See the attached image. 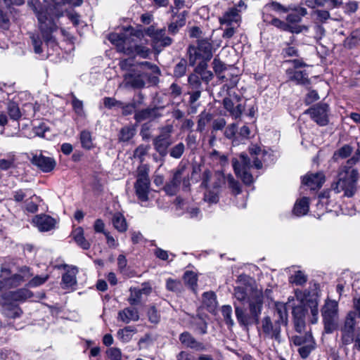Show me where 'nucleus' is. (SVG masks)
I'll list each match as a JSON object with an SVG mask.
<instances>
[{
	"label": "nucleus",
	"instance_id": "nucleus-17",
	"mask_svg": "<svg viewBox=\"0 0 360 360\" xmlns=\"http://www.w3.org/2000/svg\"><path fill=\"white\" fill-rule=\"evenodd\" d=\"M56 220L47 214H37L32 219V224L41 232L49 231L55 229Z\"/></svg>",
	"mask_w": 360,
	"mask_h": 360
},
{
	"label": "nucleus",
	"instance_id": "nucleus-37",
	"mask_svg": "<svg viewBox=\"0 0 360 360\" xmlns=\"http://www.w3.org/2000/svg\"><path fill=\"white\" fill-rule=\"evenodd\" d=\"M212 115L210 112H206L205 110L200 112V114L198 116V124L196 131L199 132H202L205 129L207 124L212 120Z\"/></svg>",
	"mask_w": 360,
	"mask_h": 360
},
{
	"label": "nucleus",
	"instance_id": "nucleus-3",
	"mask_svg": "<svg viewBox=\"0 0 360 360\" xmlns=\"http://www.w3.org/2000/svg\"><path fill=\"white\" fill-rule=\"evenodd\" d=\"M249 153L250 158L245 153L240 155V160L237 159L232 160V165L236 175L240 177L243 182L246 185H250L253 183V176L250 173V169L255 167L259 169L262 168V158L266 152L257 145H251L249 147Z\"/></svg>",
	"mask_w": 360,
	"mask_h": 360
},
{
	"label": "nucleus",
	"instance_id": "nucleus-9",
	"mask_svg": "<svg viewBox=\"0 0 360 360\" xmlns=\"http://www.w3.org/2000/svg\"><path fill=\"white\" fill-rule=\"evenodd\" d=\"M226 92L227 96L223 99V105L229 115L234 119L240 118L245 110V104L242 103V98L236 92L229 91V87L224 85L219 94Z\"/></svg>",
	"mask_w": 360,
	"mask_h": 360
},
{
	"label": "nucleus",
	"instance_id": "nucleus-10",
	"mask_svg": "<svg viewBox=\"0 0 360 360\" xmlns=\"http://www.w3.org/2000/svg\"><path fill=\"white\" fill-rule=\"evenodd\" d=\"M31 276L30 268L27 266L20 268V274L13 275L8 269L3 267L0 272V290L16 287Z\"/></svg>",
	"mask_w": 360,
	"mask_h": 360
},
{
	"label": "nucleus",
	"instance_id": "nucleus-57",
	"mask_svg": "<svg viewBox=\"0 0 360 360\" xmlns=\"http://www.w3.org/2000/svg\"><path fill=\"white\" fill-rule=\"evenodd\" d=\"M54 4L55 6L53 9L52 10V12L51 13V15L52 17H55L57 18H59L61 16L64 15V13L62 11L59 9V6L64 5L66 3L67 0H51Z\"/></svg>",
	"mask_w": 360,
	"mask_h": 360
},
{
	"label": "nucleus",
	"instance_id": "nucleus-55",
	"mask_svg": "<svg viewBox=\"0 0 360 360\" xmlns=\"http://www.w3.org/2000/svg\"><path fill=\"white\" fill-rule=\"evenodd\" d=\"M166 288L169 291L179 292L182 290V284L180 281L168 278L166 281Z\"/></svg>",
	"mask_w": 360,
	"mask_h": 360
},
{
	"label": "nucleus",
	"instance_id": "nucleus-58",
	"mask_svg": "<svg viewBox=\"0 0 360 360\" xmlns=\"http://www.w3.org/2000/svg\"><path fill=\"white\" fill-rule=\"evenodd\" d=\"M148 320L150 323L157 324L160 322V315L155 306H151L147 312Z\"/></svg>",
	"mask_w": 360,
	"mask_h": 360
},
{
	"label": "nucleus",
	"instance_id": "nucleus-34",
	"mask_svg": "<svg viewBox=\"0 0 360 360\" xmlns=\"http://www.w3.org/2000/svg\"><path fill=\"white\" fill-rule=\"evenodd\" d=\"M136 134V128L133 125L122 127L119 133L118 140L121 142H127Z\"/></svg>",
	"mask_w": 360,
	"mask_h": 360
},
{
	"label": "nucleus",
	"instance_id": "nucleus-28",
	"mask_svg": "<svg viewBox=\"0 0 360 360\" xmlns=\"http://www.w3.org/2000/svg\"><path fill=\"white\" fill-rule=\"evenodd\" d=\"M151 51L150 49L146 46L141 45H135V46H128L127 50L125 51V53L130 54H136L143 58H147L150 54Z\"/></svg>",
	"mask_w": 360,
	"mask_h": 360
},
{
	"label": "nucleus",
	"instance_id": "nucleus-11",
	"mask_svg": "<svg viewBox=\"0 0 360 360\" xmlns=\"http://www.w3.org/2000/svg\"><path fill=\"white\" fill-rule=\"evenodd\" d=\"M144 32L150 38L151 46L158 54L165 47L170 46L173 42L172 39L166 35V30L165 28L157 29L151 25L147 27Z\"/></svg>",
	"mask_w": 360,
	"mask_h": 360
},
{
	"label": "nucleus",
	"instance_id": "nucleus-29",
	"mask_svg": "<svg viewBox=\"0 0 360 360\" xmlns=\"http://www.w3.org/2000/svg\"><path fill=\"white\" fill-rule=\"evenodd\" d=\"M316 342L314 338H309L304 345L299 347L297 352L302 359H307L310 355L311 352L316 348Z\"/></svg>",
	"mask_w": 360,
	"mask_h": 360
},
{
	"label": "nucleus",
	"instance_id": "nucleus-8",
	"mask_svg": "<svg viewBox=\"0 0 360 360\" xmlns=\"http://www.w3.org/2000/svg\"><path fill=\"white\" fill-rule=\"evenodd\" d=\"M186 170L187 167L186 165L179 164L178 167L172 172V177L164 187V190L167 194L169 195H175L177 193L181 182L184 189H188L189 188V174L186 172Z\"/></svg>",
	"mask_w": 360,
	"mask_h": 360
},
{
	"label": "nucleus",
	"instance_id": "nucleus-53",
	"mask_svg": "<svg viewBox=\"0 0 360 360\" xmlns=\"http://www.w3.org/2000/svg\"><path fill=\"white\" fill-rule=\"evenodd\" d=\"M232 308L230 305H224L221 308V314L226 323L230 326H233L234 325V321L232 319Z\"/></svg>",
	"mask_w": 360,
	"mask_h": 360
},
{
	"label": "nucleus",
	"instance_id": "nucleus-59",
	"mask_svg": "<svg viewBox=\"0 0 360 360\" xmlns=\"http://www.w3.org/2000/svg\"><path fill=\"white\" fill-rule=\"evenodd\" d=\"M49 278V275L36 276L32 278L27 283L30 288H35L44 283Z\"/></svg>",
	"mask_w": 360,
	"mask_h": 360
},
{
	"label": "nucleus",
	"instance_id": "nucleus-6",
	"mask_svg": "<svg viewBox=\"0 0 360 360\" xmlns=\"http://www.w3.org/2000/svg\"><path fill=\"white\" fill-rule=\"evenodd\" d=\"M324 333L330 334L337 328L339 320L338 302L326 299L321 309Z\"/></svg>",
	"mask_w": 360,
	"mask_h": 360
},
{
	"label": "nucleus",
	"instance_id": "nucleus-26",
	"mask_svg": "<svg viewBox=\"0 0 360 360\" xmlns=\"http://www.w3.org/2000/svg\"><path fill=\"white\" fill-rule=\"evenodd\" d=\"M150 185V181H136L134 184L136 195L141 201L146 202L148 200Z\"/></svg>",
	"mask_w": 360,
	"mask_h": 360
},
{
	"label": "nucleus",
	"instance_id": "nucleus-45",
	"mask_svg": "<svg viewBox=\"0 0 360 360\" xmlns=\"http://www.w3.org/2000/svg\"><path fill=\"white\" fill-rule=\"evenodd\" d=\"M307 304L311 309V314L313 316V319L311 320V323H316L318 320V305H319V301L317 299V297H314L313 298L309 299L307 300Z\"/></svg>",
	"mask_w": 360,
	"mask_h": 360
},
{
	"label": "nucleus",
	"instance_id": "nucleus-60",
	"mask_svg": "<svg viewBox=\"0 0 360 360\" xmlns=\"http://www.w3.org/2000/svg\"><path fill=\"white\" fill-rule=\"evenodd\" d=\"M79 141L83 148L90 149V132L87 130L82 131L79 134Z\"/></svg>",
	"mask_w": 360,
	"mask_h": 360
},
{
	"label": "nucleus",
	"instance_id": "nucleus-61",
	"mask_svg": "<svg viewBox=\"0 0 360 360\" xmlns=\"http://www.w3.org/2000/svg\"><path fill=\"white\" fill-rule=\"evenodd\" d=\"M314 14L316 15V20L321 23H326L331 18L330 13L326 10H316Z\"/></svg>",
	"mask_w": 360,
	"mask_h": 360
},
{
	"label": "nucleus",
	"instance_id": "nucleus-24",
	"mask_svg": "<svg viewBox=\"0 0 360 360\" xmlns=\"http://www.w3.org/2000/svg\"><path fill=\"white\" fill-rule=\"evenodd\" d=\"M16 98L17 94L13 86L0 83V104L6 105L10 100H15Z\"/></svg>",
	"mask_w": 360,
	"mask_h": 360
},
{
	"label": "nucleus",
	"instance_id": "nucleus-25",
	"mask_svg": "<svg viewBox=\"0 0 360 360\" xmlns=\"http://www.w3.org/2000/svg\"><path fill=\"white\" fill-rule=\"evenodd\" d=\"M118 319L125 323L136 321L139 319V311L135 308L127 307L119 311Z\"/></svg>",
	"mask_w": 360,
	"mask_h": 360
},
{
	"label": "nucleus",
	"instance_id": "nucleus-42",
	"mask_svg": "<svg viewBox=\"0 0 360 360\" xmlns=\"http://www.w3.org/2000/svg\"><path fill=\"white\" fill-rule=\"evenodd\" d=\"M184 281L193 292H196L197 275L193 271H186L184 275Z\"/></svg>",
	"mask_w": 360,
	"mask_h": 360
},
{
	"label": "nucleus",
	"instance_id": "nucleus-64",
	"mask_svg": "<svg viewBox=\"0 0 360 360\" xmlns=\"http://www.w3.org/2000/svg\"><path fill=\"white\" fill-rule=\"evenodd\" d=\"M120 108L122 109V115L124 116L131 115L136 108V103L131 102L129 103L124 104L122 102V106Z\"/></svg>",
	"mask_w": 360,
	"mask_h": 360
},
{
	"label": "nucleus",
	"instance_id": "nucleus-13",
	"mask_svg": "<svg viewBox=\"0 0 360 360\" xmlns=\"http://www.w3.org/2000/svg\"><path fill=\"white\" fill-rule=\"evenodd\" d=\"M356 312L349 311L341 326V341L344 345H348L353 342L354 336L356 332Z\"/></svg>",
	"mask_w": 360,
	"mask_h": 360
},
{
	"label": "nucleus",
	"instance_id": "nucleus-14",
	"mask_svg": "<svg viewBox=\"0 0 360 360\" xmlns=\"http://www.w3.org/2000/svg\"><path fill=\"white\" fill-rule=\"evenodd\" d=\"M172 130V125L165 126L161 129L160 134L153 139L154 148L161 157L166 156L167 148L172 144L171 134Z\"/></svg>",
	"mask_w": 360,
	"mask_h": 360
},
{
	"label": "nucleus",
	"instance_id": "nucleus-52",
	"mask_svg": "<svg viewBox=\"0 0 360 360\" xmlns=\"http://www.w3.org/2000/svg\"><path fill=\"white\" fill-rule=\"evenodd\" d=\"M229 187L232 190L235 195L241 193V188L239 182L236 181L231 174H228L226 177Z\"/></svg>",
	"mask_w": 360,
	"mask_h": 360
},
{
	"label": "nucleus",
	"instance_id": "nucleus-51",
	"mask_svg": "<svg viewBox=\"0 0 360 360\" xmlns=\"http://www.w3.org/2000/svg\"><path fill=\"white\" fill-rule=\"evenodd\" d=\"M39 199L35 195H33L30 200L26 201L25 209L30 213H35L38 211V202Z\"/></svg>",
	"mask_w": 360,
	"mask_h": 360
},
{
	"label": "nucleus",
	"instance_id": "nucleus-48",
	"mask_svg": "<svg viewBox=\"0 0 360 360\" xmlns=\"http://www.w3.org/2000/svg\"><path fill=\"white\" fill-rule=\"evenodd\" d=\"M150 146L149 145L141 144L134 151V158H138L142 163L144 161V157L148 154Z\"/></svg>",
	"mask_w": 360,
	"mask_h": 360
},
{
	"label": "nucleus",
	"instance_id": "nucleus-20",
	"mask_svg": "<svg viewBox=\"0 0 360 360\" xmlns=\"http://www.w3.org/2000/svg\"><path fill=\"white\" fill-rule=\"evenodd\" d=\"M170 12L173 13V15L172 21L168 26V31L171 34L174 35L179 32L181 27L185 25L187 12L184 11L176 15L174 8L172 6L170 8Z\"/></svg>",
	"mask_w": 360,
	"mask_h": 360
},
{
	"label": "nucleus",
	"instance_id": "nucleus-7",
	"mask_svg": "<svg viewBox=\"0 0 360 360\" xmlns=\"http://www.w3.org/2000/svg\"><path fill=\"white\" fill-rule=\"evenodd\" d=\"M146 81L156 84L159 82V79L157 75H151L150 73L143 72L136 67L131 68L124 75V83L127 87L142 89L145 86Z\"/></svg>",
	"mask_w": 360,
	"mask_h": 360
},
{
	"label": "nucleus",
	"instance_id": "nucleus-40",
	"mask_svg": "<svg viewBox=\"0 0 360 360\" xmlns=\"http://www.w3.org/2000/svg\"><path fill=\"white\" fill-rule=\"evenodd\" d=\"M9 296L13 301H23L31 297V292L27 289L22 288L10 292Z\"/></svg>",
	"mask_w": 360,
	"mask_h": 360
},
{
	"label": "nucleus",
	"instance_id": "nucleus-5",
	"mask_svg": "<svg viewBox=\"0 0 360 360\" xmlns=\"http://www.w3.org/2000/svg\"><path fill=\"white\" fill-rule=\"evenodd\" d=\"M28 5L33 9L37 15L43 38L47 43H53L54 39L52 36V33L58 28L54 18L51 15L48 10H39L40 7L39 0H30Z\"/></svg>",
	"mask_w": 360,
	"mask_h": 360
},
{
	"label": "nucleus",
	"instance_id": "nucleus-4",
	"mask_svg": "<svg viewBox=\"0 0 360 360\" xmlns=\"http://www.w3.org/2000/svg\"><path fill=\"white\" fill-rule=\"evenodd\" d=\"M288 314L286 304L275 303L273 317L264 316L261 321L262 333L277 342H281V326H286L288 321Z\"/></svg>",
	"mask_w": 360,
	"mask_h": 360
},
{
	"label": "nucleus",
	"instance_id": "nucleus-16",
	"mask_svg": "<svg viewBox=\"0 0 360 360\" xmlns=\"http://www.w3.org/2000/svg\"><path fill=\"white\" fill-rule=\"evenodd\" d=\"M311 118L320 126H326L328 123V105L319 103L305 111Z\"/></svg>",
	"mask_w": 360,
	"mask_h": 360
},
{
	"label": "nucleus",
	"instance_id": "nucleus-21",
	"mask_svg": "<svg viewBox=\"0 0 360 360\" xmlns=\"http://www.w3.org/2000/svg\"><path fill=\"white\" fill-rule=\"evenodd\" d=\"M77 269L74 267L67 270L63 275L61 286L63 289L73 290L77 285L76 274Z\"/></svg>",
	"mask_w": 360,
	"mask_h": 360
},
{
	"label": "nucleus",
	"instance_id": "nucleus-43",
	"mask_svg": "<svg viewBox=\"0 0 360 360\" xmlns=\"http://www.w3.org/2000/svg\"><path fill=\"white\" fill-rule=\"evenodd\" d=\"M136 333V329L131 326L125 327L123 329H120L117 332V337L124 342H129L133 334Z\"/></svg>",
	"mask_w": 360,
	"mask_h": 360
},
{
	"label": "nucleus",
	"instance_id": "nucleus-41",
	"mask_svg": "<svg viewBox=\"0 0 360 360\" xmlns=\"http://www.w3.org/2000/svg\"><path fill=\"white\" fill-rule=\"evenodd\" d=\"M188 83L191 90L202 91V80L198 74H191L188 77Z\"/></svg>",
	"mask_w": 360,
	"mask_h": 360
},
{
	"label": "nucleus",
	"instance_id": "nucleus-33",
	"mask_svg": "<svg viewBox=\"0 0 360 360\" xmlns=\"http://www.w3.org/2000/svg\"><path fill=\"white\" fill-rule=\"evenodd\" d=\"M290 79L300 85L308 86L310 84V80L308 78V75L305 71H294L290 76Z\"/></svg>",
	"mask_w": 360,
	"mask_h": 360
},
{
	"label": "nucleus",
	"instance_id": "nucleus-50",
	"mask_svg": "<svg viewBox=\"0 0 360 360\" xmlns=\"http://www.w3.org/2000/svg\"><path fill=\"white\" fill-rule=\"evenodd\" d=\"M307 281V276L301 271H297L290 278V282L297 285H302Z\"/></svg>",
	"mask_w": 360,
	"mask_h": 360
},
{
	"label": "nucleus",
	"instance_id": "nucleus-54",
	"mask_svg": "<svg viewBox=\"0 0 360 360\" xmlns=\"http://www.w3.org/2000/svg\"><path fill=\"white\" fill-rule=\"evenodd\" d=\"M212 65L215 74L219 79H224V76L221 75V74L226 69V65L217 58H214Z\"/></svg>",
	"mask_w": 360,
	"mask_h": 360
},
{
	"label": "nucleus",
	"instance_id": "nucleus-27",
	"mask_svg": "<svg viewBox=\"0 0 360 360\" xmlns=\"http://www.w3.org/2000/svg\"><path fill=\"white\" fill-rule=\"evenodd\" d=\"M108 39L125 53L129 44V39L126 37L124 34L111 33L109 34Z\"/></svg>",
	"mask_w": 360,
	"mask_h": 360
},
{
	"label": "nucleus",
	"instance_id": "nucleus-39",
	"mask_svg": "<svg viewBox=\"0 0 360 360\" xmlns=\"http://www.w3.org/2000/svg\"><path fill=\"white\" fill-rule=\"evenodd\" d=\"M135 67L137 69L142 70L143 72H148L150 73L151 75L152 74H155L157 75L160 74V70L159 68L156 65L152 64L151 63L148 61L139 63Z\"/></svg>",
	"mask_w": 360,
	"mask_h": 360
},
{
	"label": "nucleus",
	"instance_id": "nucleus-56",
	"mask_svg": "<svg viewBox=\"0 0 360 360\" xmlns=\"http://www.w3.org/2000/svg\"><path fill=\"white\" fill-rule=\"evenodd\" d=\"M187 62L185 59H181L175 65L174 69V75L176 77H181L186 72Z\"/></svg>",
	"mask_w": 360,
	"mask_h": 360
},
{
	"label": "nucleus",
	"instance_id": "nucleus-63",
	"mask_svg": "<svg viewBox=\"0 0 360 360\" xmlns=\"http://www.w3.org/2000/svg\"><path fill=\"white\" fill-rule=\"evenodd\" d=\"M309 338H313L311 333H307L304 335H296L292 338V342L295 345L299 346L300 347L307 342V340Z\"/></svg>",
	"mask_w": 360,
	"mask_h": 360
},
{
	"label": "nucleus",
	"instance_id": "nucleus-2",
	"mask_svg": "<svg viewBox=\"0 0 360 360\" xmlns=\"http://www.w3.org/2000/svg\"><path fill=\"white\" fill-rule=\"evenodd\" d=\"M360 161V146L356 150L352 158L342 165L338 170L336 180L331 184V189L336 193H343V196L353 197L358 189L359 173L354 167Z\"/></svg>",
	"mask_w": 360,
	"mask_h": 360
},
{
	"label": "nucleus",
	"instance_id": "nucleus-12",
	"mask_svg": "<svg viewBox=\"0 0 360 360\" xmlns=\"http://www.w3.org/2000/svg\"><path fill=\"white\" fill-rule=\"evenodd\" d=\"M189 63L193 66L198 58L210 60L212 56V45L207 39H199L198 46H190L188 50Z\"/></svg>",
	"mask_w": 360,
	"mask_h": 360
},
{
	"label": "nucleus",
	"instance_id": "nucleus-19",
	"mask_svg": "<svg viewBox=\"0 0 360 360\" xmlns=\"http://www.w3.org/2000/svg\"><path fill=\"white\" fill-rule=\"evenodd\" d=\"M325 175L323 172L306 174L302 179V184L309 186L311 190L320 188L325 182Z\"/></svg>",
	"mask_w": 360,
	"mask_h": 360
},
{
	"label": "nucleus",
	"instance_id": "nucleus-47",
	"mask_svg": "<svg viewBox=\"0 0 360 360\" xmlns=\"http://www.w3.org/2000/svg\"><path fill=\"white\" fill-rule=\"evenodd\" d=\"M185 151V145L182 142H179L177 144L172 146L169 150V155L175 159H179L183 155Z\"/></svg>",
	"mask_w": 360,
	"mask_h": 360
},
{
	"label": "nucleus",
	"instance_id": "nucleus-15",
	"mask_svg": "<svg viewBox=\"0 0 360 360\" xmlns=\"http://www.w3.org/2000/svg\"><path fill=\"white\" fill-rule=\"evenodd\" d=\"M29 158L32 165L44 172L52 171L56 166V161L53 158L44 155L39 150L31 152Z\"/></svg>",
	"mask_w": 360,
	"mask_h": 360
},
{
	"label": "nucleus",
	"instance_id": "nucleus-23",
	"mask_svg": "<svg viewBox=\"0 0 360 360\" xmlns=\"http://www.w3.org/2000/svg\"><path fill=\"white\" fill-rule=\"evenodd\" d=\"M158 108H148L135 112L134 119L136 122H141L144 120H152L160 117Z\"/></svg>",
	"mask_w": 360,
	"mask_h": 360
},
{
	"label": "nucleus",
	"instance_id": "nucleus-22",
	"mask_svg": "<svg viewBox=\"0 0 360 360\" xmlns=\"http://www.w3.org/2000/svg\"><path fill=\"white\" fill-rule=\"evenodd\" d=\"M240 20L239 11L236 8L229 9L219 18L220 24L226 25V26L233 25V23L237 24Z\"/></svg>",
	"mask_w": 360,
	"mask_h": 360
},
{
	"label": "nucleus",
	"instance_id": "nucleus-1",
	"mask_svg": "<svg viewBox=\"0 0 360 360\" xmlns=\"http://www.w3.org/2000/svg\"><path fill=\"white\" fill-rule=\"evenodd\" d=\"M234 297L240 303H248L247 308L234 303L238 324L245 328L258 324L264 304L262 291L252 284L247 283L234 288Z\"/></svg>",
	"mask_w": 360,
	"mask_h": 360
},
{
	"label": "nucleus",
	"instance_id": "nucleus-49",
	"mask_svg": "<svg viewBox=\"0 0 360 360\" xmlns=\"http://www.w3.org/2000/svg\"><path fill=\"white\" fill-rule=\"evenodd\" d=\"M149 167L147 165H141L137 169L136 181H150L148 176Z\"/></svg>",
	"mask_w": 360,
	"mask_h": 360
},
{
	"label": "nucleus",
	"instance_id": "nucleus-44",
	"mask_svg": "<svg viewBox=\"0 0 360 360\" xmlns=\"http://www.w3.org/2000/svg\"><path fill=\"white\" fill-rule=\"evenodd\" d=\"M202 302L207 307L214 309L217 305V297L213 291L205 292L202 294Z\"/></svg>",
	"mask_w": 360,
	"mask_h": 360
},
{
	"label": "nucleus",
	"instance_id": "nucleus-35",
	"mask_svg": "<svg viewBox=\"0 0 360 360\" xmlns=\"http://www.w3.org/2000/svg\"><path fill=\"white\" fill-rule=\"evenodd\" d=\"M309 211V198L304 197L298 200L293 208V212L297 216H302Z\"/></svg>",
	"mask_w": 360,
	"mask_h": 360
},
{
	"label": "nucleus",
	"instance_id": "nucleus-31",
	"mask_svg": "<svg viewBox=\"0 0 360 360\" xmlns=\"http://www.w3.org/2000/svg\"><path fill=\"white\" fill-rule=\"evenodd\" d=\"M112 223L114 228L120 233H124L127 230V221L124 217L120 212H117L113 215Z\"/></svg>",
	"mask_w": 360,
	"mask_h": 360
},
{
	"label": "nucleus",
	"instance_id": "nucleus-36",
	"mask_svg": "<svg viewBox=\"0 0 360 360\" xmlns=\"http://www.w3.org/2000/svg\"><path fill=\"white\" fill-rule=\"evenodd\" d=\"M38 110H39V105L37 102L34 103H26L22 107V116H24L25 119H30L34 117Z\"/></svg>",
	"mask_w": 360,
	"mask_h": 360
},
{
	"label": "nucleus",
	"instance_id": "nucleus-18",
	"mask_svg": "<svg viewBox=\"0 0 360 360\" xmlns=\"http://www.w3.org/2000/svg\"><path fill=\"white\" fill-rule=\"evenodd\" d=\"M179 341L184 347L198 352L206 350V346L198 341L189 332L185 331L179 335Z\"/></svg>",
	"mask_w": 360,
	"mask_h": 360
},
{
	"label": "nucleus",
	"instance_id": "nucleus-62",
	"mask_svg": "<svg viewBox=\"0 0 360 360\" xmlns=\"http://www.w3.org/2000/svg\"><path fill=\"white\" fill-rule=\"evenodd\" d=\"M106 354L111 360H122V352L117 347H110L108 349Z\"/></svg>",
	"mask_w": 360,
	"mask_h": 360
},
{
	"label": "nucleus",
	"instance_id": "nucleus-32",
	"mask_svg": "<svg viewBox=\"0 0 360 360\" xmlns=\"http://www.w3.org/2000/svg\"><path fill=\"white\" fill-rule=\"evenodd\" d=\"M18 100V97L15 100H10L6 105L7 106L8 113L11 119L13 120H18L22 117L21 110L17 104Z\"/></svg>",
	"mask_w": 360,
	"mask_h": 360
},
{
	"label": "nucleus",
	"instance_id": "nucleus-38",
	"mask_svg": "<svg viewBox=\"0 0 360 360\" xmlns=\"http://www.w3.org/2000/svg\"><path fill=\"white\" fill-rule=\"evenodd\" d=\"M353 152V148L348 144H345L338 150H337L333 156L335 161H338L339 158L345 159L350 156Z\"/></svg>",
	"mask_w": 360,
	"mask_h": 360
},
{
	"label": "nucleus",
	"instance_id": "nucleus-30",
	"mask_svg": "<svg viewBox=\"0 0 360 360\" xmlns=\"http://www.w3.org/2000/svg\"><path fill=\"white\" fill-rule=\"evenodd\" d=\"M72 236L75 241L83 249L87 250L89 247V243L84 237V230L82 227L79 226L75 228L72 231Z\"/></svg>",
	"mask_w": 360,
	"mask_h": 360
},
{
	"label": "nucleus",
	"instance_id": "nucleus-46",
	"mask_svg": "<svg viewBox=\"0 0 360 360\" xmlns=\"http://www.w3.org/2000/svg\"><path fill=\"white\" fill-rule=\"evenodd\" d=\"M130 295L128 297V302L131 305H137L141 303L142 295L139 291V288H130Z\"/></svg>",
	"mask_w": 360,
	"mask_h": 360
}]
</instances>
